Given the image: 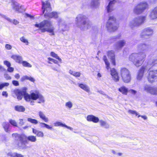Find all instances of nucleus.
<instances>
[{"label": "nucleus", "mask_w": 157, "mask_h": 157, "mask_svg": "<svg viewBox=\"0 0 157 157\" xmlns=\"http://www.w3.org/2000/svg\"><path fill=\"white\" fill-rule=\"evenodd\" d=\"M12 94L13 96L15 95L18 100L22 99L24 96L25 100L26 101H29L31 100H35L38 99V103H41L44 102L45 100L43 96L37 91L33 92L29 94L27 93L25 90H21L19 89H16L12 91Z\"/></svg>", "instance_id": "1"}, {"label": "nucleus", "mask_w": 157, "mask_h": 157, "mask_svg": "<svg viewBox=\"0 0 157 157\" xmlns=\"http://www.w3.org/2000/svg\"><path fill=\"white\" fill-rule=\"evenodd\" d=\"M76 25L81 30H86L90 28L92 25V22L85 15L79 14L75 19Z\"/></svg>", "instance_id": "2"}, {"label": "nucleus", "mask_w": 157, "mask_h": 157, "mask_svg": "<svg viewBox=\"0 0 157 157\" xmlns=\"http://www.w3.org/2000/svg\"><path fill=\"white\" fill-rule=\"evenodd\" d=\"M35 27L39 28L40 32L44 33L46 31L50 33L51 36L54 35V30L55 28L52 25V22L49 20H44L40 24H36Z\"/></svg>", "instance_id": "3"}, {"label": "nucleus", "mask_w": 157, "mask_h": 157, "mask_svg": "<svg viewBox=\"0 0 157 157\" xmlns=\"http://www.w3.org/2000/svg\"><path fill=\"white\" fill-rule=\"evenodd\" d=\"M42 9L43 10V13L44 14V16L46 18H52L58 17V13L55 12H51L52 9L50 3L48 1L45 2H43Z\"/></svg>", "instance_id": "4"}, {"label": "nucleus", "mask_w": 157, "mask_h": 157, "mask_svg": "<svg viewBox=\"0 0 157 157\" xmlns=\"http://www.w3.org/2000/svg\"><path fill=\"white\" fill-rule=\"evenodd\" d=\"M146 18V16H143L135 17L129 22L128 26L131 29H134L143 25L145 22Z\"/></svg>", "instance_id": "5"}, {"label": "nucleus", "mask_w": 157, "mask_h": 157, "mask_svg": "<svg viewBox=\"0 0 157 157\" xmlns=\"http://www.w3.org/2000/svg\"><path fill=\"white\" fill-rule=\"evenodd\" d=\"M148 8L149 5L147 2H142L135 5L133 9V11L136 14H139Z\"/></svg>", "instance_id": "6"}, {"label": "nucleus", "mask_w": 157, "mask_h": 157, "mask_svg": "<svg viewBox=\"0 0 157 157\" xmlns=\"http://www.w3.org/2000/svg\"><path fill=\"white\" fill-rule=\"evenodd\" d=\"M107 30L110 32H113L116 30L118 26L116 22V19L113 16H110L106 24Z\"/></svg>", "instance_id": "7"}, {"label": "nucleus", "mask_w": 157, "mask_h": 157, "mask_svg": "<svg viewBox=\"0 0 157 157\" xmlns=\"http://www.w3.org/2000/svg\"><path fill=\"white\" fill-rule=\"evenodd\" d=\"M120 71L123 81L126 83L129 82L131 78L129 71L125 68L122 67L121 68Z\"/></svg>", "instance_id": "8"}, {"label": "nucleus", "mask_w": 157, "mask_h": 157, "mask_svg": "<svg viewBox=\"0 0 157 157\" xmlns=\"http://www.w3.org/2000/svg\"><path fill=\"white\" fill-rule=\"evenodd\" d=\"M153 33V30L150 27L144 29L140 34V37L142 39H147L150 37Z\"/></svg>", "instance_id": "9"}, {"label": "nucleus", "mask_w": 157, "mask_h": 157, "mask_svg": "<svg viewBox=\"0 0 157 157\" xmlns=\"http://www.w3.org/2000/svg\"><path fill=\"white\" fill-rule=\"evenodd\" d=\"M144 88V90L146 92L152 95H157V87L150 85H145Z\"/></svg>", "instance_id": "10"}, {"label": "nucleus", "mask_w": 157, "mask_h": 157, "mask_svg": "<svg viewBox=\"0 0 157 157\" xmlns=\"http://www.w3.org/2000/svg\"><path fill=\"white\" fill-rule=\"evenodd\" d=\"M156 78H157V70L150 71L147 76L148 81L152 83Z\"/></svg>", "instance_id": "11"}, {"label": "nucleus", "mask_w": 157, "mask_h": 157, "mask_svg": "<svg viewBox=\"0 0 157 157\" xmlns=\"http://www.w3.org/2000/svg\"><path fill=\"white\" fill-rule=\"evenodd\" d=\"M148 70L145 66L143 65L138 71L136 76V79L137 80L140 81L142 79L145 71Z\"/></svg>", "instance_id": "12"}, {"label": "nucleus", "mask_w": 157, "mask_h": 157, "mask_svg": "<svg viewBox=\"0 0 157 157\" xmlns=\"http://www.w3.org/2000/svg\"><path fill=\"white\" fill-rule=\"evenodd\" d=\"M156 64H157V58H155L149 60L147 63L144 65L145 66L146 68L149 70L151 67Z\"/></svg>", "instance_id": "13"}, {"label": "nucleus", "mask_w": 157, "mask_h": 157, "mask_svg": "<svg viewBox=\"0 0 157 157\" xmlns=\"http://www.w3.org/2000/svg\"><path fill=\"white\" fill-rule=\"evenodd\" d=\"M149 17L152 20L157 19V6L151 10Z\"/></svg>", "instance_id": "14"}, {"label": "nucleus", "mask_w": 157, "mask_h": 157, "mask_svg": "<svg viewBox=\"0 0 157 157\" xmlns=\"http://www.w3.org/2000/svg\"><path fill=\"white\" fill-rule=\"evenodd\" d=\"M111 75L115 82H117L119 81L118 74L114 68H113L111 70Z\"/></svg>", "instance_id": "15"}, {"label": "nucleus", "mask_w": 157, "mask_h": 157, "mask_svg": "<svg viewBox=\"0 0 157 157\" xmlns=\"http://www.w3.org/2000/svg\"><path fill=\"white\" fill-rule=\"evenodd\" d=\"M125 44L126 42L124 40L118 41L116 44V49L117 50L121 49L125 45Z\"/></svg>", "instance_id": "16"}, {"label": "nucleus", "mask_w": 157, "mask_h": 157, "mask_svg": "<svg viewBox=\"0 0 157 157\" xmlns=\"http://www.w3.org/2000/svg\"><path fill=\"white\" fill-rule=\"evenodd\" d=\"M150 47L148 44L144 43H140L138 45L137 48L138 49L142 51L143 52L144 51L147 50Z\"/></svg>", "instance_id": "17"}, {"label": "nucleus", "mask_w": 157, "mask_h": 157, "mask_svg": "<svg viewBox=\"0 0 157 157\" xmlns=\"http://www.w3.org/2000/svg\"><path fill=\"white\" fill-rule=\"evenodd\" d=\"M13 9L18 12H21L24 10L22 9L23 6H20V5L17 2H13Z\"/></svg>", "instance_id": "18"}, {"label": "nucleus", "mask_w": 157, "mask_h": 157, "mask_svg": "<svg viewBox=\"0 0 157 157\" xmlns=\"http://www.w3.org/2000/svg\"><path fill=\"white\" fill-rule=\"evenodd\" d=\"M86 119L87 121H92L94 123H97L99 121L98 117L92 115H88Z\"/></svg>", "instance_id": "19"}, {"label": "nucleus", "mask_w": 157, "mask_h": 157, "mask_svg": "<svg viewBox=\"0 0 157 157\" xmlns=\"http://www.w3.org/2000/svg\"><path fill=\"white\" fill-rule=\"evenodd\" d=\"M116 2L114 0L110 1L106 7V10L108 12H112L114 10L113 5Z\"/></svg>", "instance_id": "20"}, {"label": "nucleus", "mask_w": 157, "mask_h": 157, "mask_svg": "<svg viewBox=\"0 0 157 157\" xmlns=\"http://www.w3.org/2000/svg\"><path fill=\"white\" fill-rule=\"evenodd\" d=\"M38 114L40 118L43 120L44 122H48L49 121L48 117H46L43 112L40 111L38 112Z\"/></svg>", "instance_id": "21"}, {"label": "nucleus", "mask_w": 157, "mask_h": 157, "mask_svg": "<svg viewBox=\"0 0 157 157\" xmlns=\"http://www.w3.org/2000/svg\"><path fill=\"white\" fill-rule=\"evenodd\" d=\"M137 54L138 55L137 56V58L143 61L146 58V55L144 52H140Z\"/></svg>", "instance_id": "22"}, {"label": "nucleus", "mask_w": 157, "mask_h": 157, "mask_svg": "<svg viewBox=\"0 0 157 157\" xmlns=\"http://www.w3.org/2000/svg\"><path fill=\"white\" fill-rule=\"evenodd\" d=\"M28 143L27 140H24L23 138H21L20 140V142L18 144V145L19 146L22 147L23 148H25V145Z\"/></svg>", "instance_id": "23"}, {"label": "nucleus", "mask_w": 157, "mask_h": 157, "mask_svg": "<svg viewBox=\"0 0 157 157\" xmlns=\"http://www.w3.org/2000/svg\"><path fill=\"white\" fill-rule=\"evenodd\" d=\"M54 125L55 126H62V127H64L70 130L71 131H72L73 130V128L70 127H69L65 124H63L62 123L60 122H56L54 123Z\"/></svg>", "instance_id": "24"}, {"label": "nucleus", "mask_w": 157, "mask_h": 157, "mask_svg": "<svg viewBox=\"0 0 157 157\" xmlns=\"http://www.w3.org/2000/svg\"><path fill=\"white\" fill-rule=\"evenodd\" d=\"M78 85L79 87L86 92L88 93L90 92V88L87 85L80 83H78Z\"/></svg>", "instance_id": "25"}, {"label": "nucleus", "mask_w": 157, "mask_h": 157, "mask_svg": "<svg viewBox=\"0 0 157 157\" xmlns=\"http://www.w3.org/2000/svg\"><path fill=\"white\" fill-rule=\"evenodd\" d=\"M2 17L4 18L5 19L7 20L8 21H9L10 22L13 23L14 24L16 25L19 23V22L17 20L15 19H14L13 20H11L10 18L6 16L5 15L0 14Z\"/></svg>", "instance_id": "26"}, {"label": "nucleus", "mask_w": 157, "mask_h": 157, "mask_svg": "<svg viewBox=\"0 0 157 157\" xmlns=\"http://www.w3.org/2000/svg\"><path fill=\"white\" fill-rule=\"evenodd\" d=\"M8 157H23L24 156L21 154H18L16 152H9L7 154Z\"/></svg>", "instance_id": "27"}, {"label": "nucleus", "mask_w": 157, "mask_h": 157, "mask_svg": "<svg viewBox=\"0 0 157 157\" xmlns=\"http://www.w3.org/2000/svg\"><path fill=\"white\" fill-rule=\"evenodd\" d=\"M11 58L18 63H20L22 61V57L21 56L14 55L12 56Z\"/></svg>", "instance_id": "28"}, {"label": "nucleus", "mask_w": 157, "mask_h": 157, "mask_svg": "<svg viewBox=\"0 0 157 157\" xmlns=\"http://www.w3.org/2000/svg\"><path fill=\"white\" fill-rule=\"evenodd\" d=\"M26 79L29 80L32 82H34L35 81V79L33 77L25 75L21 79V80L22 82L23 81Z\"/></svg>", "instance_id": "29"}, {"label": "nucleus", "mask_w": 157, "mask_h": 157, "mask_svg": "<svg viewBox=\"0 0 157 157\" xmlns=\"http://www.w3.org/2000/svg\"><path fill=\"white\" fill-rule=\"evenodd\" d=\"M118 90L123 94L126 95L128 92V89L125 86H123L119 89Z\"/></svg>", "instance_id": "30"}, {"label": "nucleus", "mask_w": 157, "mask_h": 157, "mask_svg": "<svg viewBox=\"0 0 157 157\" xmlns=\"http://www.w3.org/2000/svg\"><path fill=\"white\" fill-rule=\"evenodd\" d=\"M99 122L101 126L106 128H109V125L105 121L102 120H100Z\"/></svg>", "instance_id": "31"}, {"label": "nucleus", "mask_w": 157, "mask_h": 157, "mask_svg": "<svg viewBox=\"0 0 157 157\" xmlns=\"http://www.w3.org/2000/svg\"><path fill=\"white\" fill-rule=\"evenodd\" d=\"M103 60L105 62L106 65V68L108 70L110 68V63L108 60L106 56H103Z\"/></svg>", "instance_id": "32"}, {"label": "nucleus", "mask_w": 157, "mask_h": 157, "mask_svg": "<svg viewBox=\"0 0 157 157\" xmlns=\"http://www.w3.org/2000/svg\"><path fill=\"white\" fill-rule=\"evenodd\" d=\"M138 55L136 53H133L129 57V59L130 61H131L134 62L136 60V59H137V56Z\"/></svg>", "instance_id": "33"}, {"label": "nucleus", "mask_w": 157, "mask_h": 157, "mask_svg": "<svg viewBox=\"0 0 157 157\" xmlns=\"http://www.w3.org/2000/svg\"><path fill=\"white\" fill-rule=\"evenodd\" d=\"M40 124L41 125V126L42 127H45L46 128L51 130H53L54 129L52 127V126L49 125L44 123L40 122Z\"/></svg>", "instance_id": "34"}, {"label": "nucleus", "mask_w": 157, "mask_h": 157, "mask_svg": "<svg viewBox=\"0 0 157 157\" xmlns=\"http://www.w3.org/2000/svg\"><path fill=\"white\" fill-rule=\"evenodd\" d=\"M33 133L36 134L38 136L43 137L44 136L43 133L41 131H37L34 129H33Z\"/></svg>", "instance_id": "35"}, {"label": "nucleus", "mask_w": 157, "mask_h": 157, "mask_svg": "<svg viewBox=\"0 0 157 157\" xmlns=\"http://www.w3.org/2000/svg\"><path fill=\"white\" fill-rule=\"evenodd\" d=\"M142 61L137 58L134 62L133 63L136 67H138L142 65Z\"/></svg>", "instance_id": "36"}, {"label": "nucleus", "mask_w": 157, "mask_h": 157, "mask_svg": "<svg viewBox=\"0 0 157 157\" xmlns=\"http://www.w3.org/2000/svg\"><path fill=\"white\" fill-rule=\"evenodd\" d=\"M107 55L110 59L115 58L114 52L113 50L108 51L107 52Z\"/></svg>", "instance_id": "37"}, {"label": "nucleus", "mask_w": 157, "mask_h": 157, "mask_svg": "<svg viewBox=\"0 0 157 157\" xmlns=\"http://www.w3.org/2000/svg\"><path fill=\"white\" fill-rule=\"evenodd\" d=\"M69 73L71 75L76 77H79L80 75V73L79 72H75L71 70L69 71Z\"/></svg>", "instance_id": "38"}, {"label": "nucleus", "mask_w": 157, "mask_h": 157, "mask_svg": "<svg viewBox=\"0 0 157 157\" xmlns=\"http://www.w3.org/2000/svg\"><path fill=\"white\" fill-rule=\"evenodd\" d=\"M15 109L16 110L19 111L23 112L25 111V108L22 106H17L15 107Z\"/></svg>", "instance_id": "39"}, {"label": "nucleus", "mask_w": 157, "mask_h": 157, "mask_svg": "<svg viewBox=\"0 0 157 157\" xmlns=\"http://www.w3.org/2000/svg\"><path fill=\"white\" fill-rule=\"evenodd\" d=\"M98 0H92L91 3V6L93 7H96L98 4Z\"/></svg>", "instance_id": "40"}, {"label": "nucleus", "mask_w": 157, "mask_h": 157, "mask_svg": "<svg viewBox=\"0 0 157 157\" xmlns=\"http://www.w3.org/2000/svg\"><path fill=\"white\" fill-rule=\"evenodd\" d=\"M52 57L56 58V59H58L60 62H61L62 59L60 58L55 53L53 52H51L50 53Z\"/></svg>", "instance_id": "41"}, {"label": "nucleus", "mask_w": 157, "mask_h": 157, "mask_svg": "<svg viewBox=\"0 0 157 157\" xmlns=\"http://www.w3.org/2000/svg\"><path fill=\"white\" fill-rule=\"evenodd\" d=\"M27 120L28 121L34 124H38V122L37 120L30 118H28Z\"/></svg>", "instance_id": "42"}, {"label": "nucleus", "mask_w": 157, "mask_h": 157, "mask_svg": "<svg viewBox=\"0 0 157 157\" xmlns=\"http://www.w3.org/2000/svg\"><path fill=\"white\" fill-rule=\"evenodd\" d=\"M9 124L7 122H4L3 124V126L5 130L7 132L9 127Z\"/></svg>", "instance_id": "43"}, {"label": "nucleus", "mask_w": 157, "mask_h": 157, "mask_svg": "<svg viewBox=\"0 0 157 157\" xmlns=\"http://www.w3.org/2000/svg\"><path fill=\"white\" fill-rule=\"evenodd\" d=\"M73 103L71 101H68L65 103V106L69 109H71L73 106Z\"/></svg>", "instance_id": "44"}, {"label": "nucleus", "mask_w": 157, "mask_h": 157, "mask_svg": "<svg viewBox=\"0 0 157 157\" xmlns=\"http://www.w3.org/2000/svg\"><path fill=\"white\" fill-rule=\"evenodd\" d=\"M128 113L132 114L135 115L136 116L138 115V113L135 110L129 109L128 111Z\"/></svg>", "instance_id": "45"}, {"label": "nucleus", "mask_w": 157, "mask_h": 157, "mask_svg": "<svg viewBox=\"0 0 157 157\" xmlns=\"http://www.w3.org/2000/svg\"><path fill=\"white\" fill-rule=\"evenodd\" d=\"M9 121L10 123L12 125L17 127V123L15 120L10 119L9 120Z\"/></svg>", "instance_id": "46"}, {"label": "nucleus", "mask_w": 157, "mask_h": 157, "mask_svg": "<svg viewBox=\"0 0 157 157\" xmlns=\"http://www.w3.org/2000/svg\"><path fill=\"white\" fill-rule=\"evenodd\" d=\"M23 65L25 67H31L32 66L30 64L26 61H23L22 62Z\"/></svg>", "instance_id": "47"}, {"label": "nucleus", "mask_w": 157, "mask_h": 157, "mask_svg": "<svg viewBox=\"0 0 157 157\" xmlns=\"http://www.w3.org/2000/svg\"><path fill=\"white\" fill-rule=\"evenodd\" d=\"M20 40L22 42L25 43H26V44L27 45H28V41L24 37H22L21 38Z\"/></svg>", "instance_id": "48"}, {"label": "nucleus", "mask_w": 157, "mask_h": 157, "mask_svg": "<svg viewBox=\"0 0 157 157\" xmlns=\"http://www.w3.org/2000/svg\"><path fill=\"white\" fill-rule=\"evenodd\" d=\"M128 92L134 95L136 94L137 93V91L136 90L132 89L129 90Z\"/></svg>", "instance_id": "49"}, {"label": "nucleus", "mask_w": 157, "mask_h": 157, "mask_svg": "<svg viewBox=\"0 0 157 157\" xmlns=\"http://www.w3.org/2000/svg\"><path fill=\"white\" fill-rule=\"evenodd\" d=\"M48 59L49 61H52V62H53L54 63H55L58 64V61L55 59L51 58H48Z\"/></svg>", "instance_id": "50"}, {"label": "nucleus", "mask_w": 157, "mask_h": 157, "mask_svg": "<svg viewBox=\"0 0 157 157\" xmlns=\"http://www.w3.org/2000/svg\"><path fill=\"white\" fill-rule=\"evenodd\" d=\"M12 84L15 86H17L19 85V83L18 81L16 80H13L12 81Z\"/></svg>", "instance_id": "51"}, {"label": "nucleus", "mask_w": 157, "mask_h": 157, "mask_svg": "<svg viewBox=\"0 0 157 157\" xmlns=\"http://www.w3.org/2000/svg\"><path fill=\"white\" fill-rule=\"evenodd\" d=\"M58 21L59 23V28H60L61 27L62 25V24L61 23L62 22H63V21L62 20V19L61 18H58Z\"/></svg>", "instance_id": "52"}, {"label": "nucleus", "mask_w": 157, "mask_h": 157, "mask_svg": "<svg viewBox=\"0 0 157 157\" xmlns=\"http://www.w3.org/2000/svg\"><path fill=\"white\" fill-rule=\"evenodd\" d=\"M4 64L6 65L8 67L11 66V64L10 62L7 61H5L4 62Z\"/></svg>", "instance_id": "53"}, {"label": "nucleus", "mask_w": 157, "mask_h": 157, "mask_svg": "<svg viewBox=\"0 0 157 157\" xmlns=\"http://www.w3.org/2000/svg\"><path fill=\"white\" fill-rule=\"evenodd\" d=\"M36 138H27L28 142L29 141L35 142L36 140Z\"/></svg>", "instance_id": "54"}, {"label": "nucleus", "mask_w": 157, "mask_h": 157, "mask_svg": "<svg viewBox=\"0 0 157 157\" xmlns=\"http://www.w3.org/2000/svg\"><path fill=\"white\" fill-rule=\"evenodd\" d=\"M111 59V62L112 63V64H113V65L114 66L116 65V62H115V58H113L112 59Z\"/></svg>", "instance_id": "55"}, {"label": "nucleus", "mask_w": 157, "mask_h": 157, "mask_svg": "<svg viewBox=\"0 0 157 157\" xmlns=\"http://www.w3.org/2000/svg\"><path fill=\"white\" fill-rule=\"evenodd\" d=\"M13 70L14 68L12 67H10V66L8 67L7 69L8 71L10 72H13Z\"/></svg>", "instance_id": "56"}, {"label": "nucleus", "mask_w": 157, "mask_h": 157, "mask_svg": "<svg viewBox=\"0 0 157 157\" xmlns=\"http://www.w3.org/2000/svg\"><path fill=\"white\" fill-rule=\"evenodd\" d=\"M12 136L15 137H21V136L17 133H15L12 134Z\"/></svg>", "instance_id": "57"}, {"label": "nucleus", "mask_w": 157, "mask_h": 157, "mask_svg": "<svg viewBox=\"0 0 157 157\" xmlns=\"http://www.w3.org/2000/svg\"><path fill=\"white\" fill-rule=\"evenodd\" d=\"M5 48L7 49L10 50L12 48V47L10 45L6 44V45Z\"/></svg>", "instance_id": "58"}, {"label": "nucleus", "mask_w": 157, "mask_h": 157, "mask_svg": "<svg viewBox=\"0 0 157 157\" xmlns=\"http://www.w3.org/2000/svg\"><path fill=\"white\" fill-rule=\"evenodd\" d=\"M98 93H100L101 94H102V95L106 96H107V98H109V97L108 96V95H106L105 94L104 92L103 91H101V90H98Z\"/></svg>", "instance_id": "59"}, {"label": "nucleus", "mask_w": 157, "mask_h": 157, "mask_svg": "<svg viewBox=\"0 0 157 157\" xmlns=\"http://www.w3.org/2000/svg\"><path fill=\"white\" fill-rule=\"evenodd\" d=\"M4 77L6 79H10L11 78V77L7 74L4 75Z\"/></svg>", "instance_id": "60"}, {"label": "nucleus", "mask_w": 157, "mask_h": 157, "mask_svg": "<svg viewBox=\"0 0 157 157\" xmlns=\"http://www.w3.org/2000/svg\"><path fill=\"white\" fill-rule=\"evenodd\" d=\"M19 121V124L21 126L23 125L24 124V122L23 121V120L22 119H20Z\"/></svg>", "instance_id": "61"}, {"label": "nucleus", "mask_w": 157, "mask_h": 157, "mask_svg": "<svg viewBox=\"0 0 157 157\" xmlns=\"http://www.w3.org/2000/svg\"><path fill=\"white\" fill-rule=\"evenodd\" d=\"M2 95L3 96H5L6 97H7L8 96V94L6 91H3L2 93Z\"/></svg>", "instance_id": "62"}, {"label": "nucleus", "mask_w": 157, "mask_h": 157, "mask_svg": "<svg viewBox=\"0 0 157 157\" xmlns=\"http://www.w3.org/2000/svg\"><path fill=\"white\" fill-rule=\"evenodd\" d=\"M25 15L26 17H29L31 19H33V16H31L28 14L26 13Z\"/></svg>", "instance_id": "63"}, {"label": "nucleus", "mask_w": 157, "mask_h": 157, "mask_svg": "<svg viewBox=\"0 0 157 157\" xmlns=\"http://www.w3.org/2000/svg\"><path fill=\"white\" fill-rule=\"evenodd\" d=\"M15 78L17 79H18L20 77V76L18 74H16L15 75Z\"/></svg>", "instance_id": "64"}]
</instances>
